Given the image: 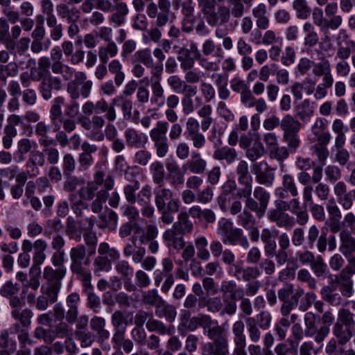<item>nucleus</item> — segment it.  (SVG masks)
I'll list each match as a JSON object with an SVG mask.
<instances>
[{
  "instance_id": "423d86ee",
  "label": "nucleus",
  "mask_w": 355,
  "mask_h": 355,
  "mask_svg": "<svg viewBox=\"0 0 355 355\" xmlns=\"http://www.w3.org/2000/svg\"><path fill=\"white\" fill-rule=\"evenodd\" d=\"M163 67L159 65L156 68V72H153L150 77V88L152 95L150 98V104L158 108L162 107L165 104L164 89L161 84L162 73Z\"/></svg>"
},
{
  "instance_id": "412c9836",
  "label": "nucleus",
  "mask_w": 355,
  "mask_h": 355,
  "mask_svg": "<svg viewBox=\"0 0 355 355\" xmlns=\"http://www.w3.org/2000/svg\"><path fill=\"white\" fill-rule=\"evenodd\" d=\"M245 324L241 320L234 322L232 327L234 348H245L246 336L244 333Z\"/></svg>"
},
{
  "instance_id": "f3484780",
  "label": "nucleus",
  "mask_w": 355,
  "mask_h": 355,
  "mask_svg": "<svg viewBox=\"0 0 355 355\" xmlns=\"http://www.w3.org/2000/svg\"><path fill=\"white\" fill-rule=\"evenodd\" d=\"M183 235L180 232L173 227L168 229L163 233V239L168 247L180 250L183 249L185 242Z\"/></svg>"
},
{
  "instance_id": "e433bc0d",
  "label": "nucleus",
  "mask_w": 355,
  "mask_h": 355,
  "mask_svg": "<svg viewBox=\"0 0 355 355\" xmlns=\"http://www.w3.org/2000/svg\"><path fill=\"white\" fill-rule=\"evenodd\" d=\"M118 53V47L114 42H110L106 46L98 49V55L101 63L106 64L110 58L116 56Z\"/></svg>"
},
{
  "instance_id": "4468645a",
  "label": "nucleus",
  "mask_w": 355,
  "mask_h": 355,
  "mask_svg": "<svg viewBox=\"0 0 355 355\" xmlns=\"http://www.w3.org/2000/svg\"><path fill=\"white\" fill-rule=\"evenodd\" d=\"M207 161L202 158L201 154L198 151H192L191 157L184 164L185 170H188L193 174H203L207 169Z\"/></svg>"
},
{
  "instance_id": "4d7b16f0",
  "label": "nucleus",
  "mask_w": 355,
  "mask_h": 355,
  "mask_svg": "<svg viewBox=\"0 0 355 355\" xmlns=\"http://www.w3.org/2000/svg\"><path fill=\"white\" fill-rule=\"evenodd\" d=\"M89 183H94V186L95 187H98L103 184L104 188L107 189H112L114 187V180L113 178L107 175L105 178V173L101 171H98L94 175V180L89 182Z\"/></svg>"
},
{
  "instance_id": "2eb2a0df",
  "label": "nucleus",
  "mask_w": 355,
  "mask_h": 355,
  "mask_svg": "<svg viewBox=\"0 0 355 355\" xmlns=\"http://www.w3.org/2000/svg\"><path fill=\"white\" fill-rule=\"evenodd\" d=\"M67 273L66 268H53L50 266H45L43 270V278L49 285H56L61 288L62 280Z\"/></svg>"
},
{
  "instance_id": "c756f323",
  "label": "nucleus",
  "mask_w": 355,
  "mask_h": 355,
  "mask_svg": "<svg viewBox=\"0 0 355 355\" xmlns=\"http://www.w3.org/2000/svg\"><path fill=\"white\" fill-rule=\"evenodd\" d=\"M213 157L219 161L225 160L230 164L236 159L237 153L234 148L223 146L214 150Z\"/></svg>"
},
{
  "instance_id": "603ef678",
  "label": "nucleus",
  "mask_w": 355,
  "mask_h": 355,
  "mask_svg": "<svg viewBox=\"0 0 355 355\" xmlns=\"http://www.w3.org/2000/svg\"><path fill=\"white\" fill-rule=\"evenodd\" d=\"M132 319H128V315L121 311H114L112 315V324L114 329H126V327L131 322Z\"/></svg>"
},
{
  "instance_id": "5fc2aeb1",
  "label": "nucleus",
  "mask_w": 355,
  "mask_h": 355,
  "mask_svg": "<svg viewBox=\"0 0 355 355\" xmlns=\"http://www.w3.org/2000/svg\"><path fill=\"white\" fill-rule=\"evenodd\" d=\"M94 272L100 276L103 272H109L112 269L110 261L104 256H98L93 263Z\"/></svg>"
},
{
  "instance_id": "ddd939ff",
  "label": "nucleus",
  "mask_w": 355,
  "mask_h": 355,
  "mask_svg": "<svg viewBox=\"0 0 355 355\" xmlns=\"http://www.w3.org/2000/svg\"><path fill=\"white\" fill-rule=\"evenodd\" d=\"M268 218L279 227L291 230L295 225V218L279 209H271L268 212Z\"/></svg>"
},
{
  "instance_id": "a18cd8bd",
  "label": "nucleus",
  "mask_w": 355,
  "mask_h": 355,
  "mask_svg": "<svg viewBox=\"0 0 355 355\" xmlns=\"http://www.w3.org/2000/svg\"><path fill=\"white\" fill-rule=\"evenodd\" d=\"M149 169L154 183L162 184L165 178V171L163 164L159 161H155L150 165Z\"/></svg>"
},
{
  "instance_id": "f257e3e1",
  "label": "nucleus",
  "mask_w": 355,
  "mask_h": 355,
  "mask_svg": "<svg viewBox=\"0 0 355 355\" xmlns=\"http://www.w3.org/2000/svg\"><path fill=\"white\" fill-rule=\"evenodd\" d=\"M217 234L220 236L224 244L239 245L244 249L250 246L247 237L243 230L234 227L233 223L228 218H222L218 221Z\"/></svg>"
},
{
  "instance_id": "0e129e2a",
  "label": "nucleus",
  "mask_w": 355,
  "mask_h": 355,
  "mask_svg": "<svg viewBox=\"0 0 355 355\" xmlns=\"http://www.w3.org/2000/svg\"><path fill=\"white\" fill-rule=\"evenodd\" d=\"M346 46H344L340 41H338V49L336 51V56L340 60H346L350 57L352 48H355V41L348 40L346 42Z\"/></svg>"
},
{
  "instance_id": "ea45409f",
  "label": "nucleus",
  "mask_w": 355,
  "mask_h": 355,
  "mask_svg": "<svg viewBox=\"0 0 355 355\" xmlns=\"http://www.w3.org/2000/svg\"><path fill=\"white\" fill-rule=\"evenodd\" d=\"M296 114L302 121H309L313 115V108L311 105V102L308 99L302 101L295 107Z\"/></svg>"
},
{
  "instance_id": "49530a36",
  "label": "nucleus",
  "mask_w": 355,
  "mask_h": 355,
  "mask_svg": "<svg viewBox=\"0 0 355 355\" xmlns=\"http://www.w3.org/2000/svg\"><path fill=\"white\" fill-rule=\"evenodd\" d=\"M11 315L13 318L19 321L22 327L27 328L31 323L33 312L28 309L22 311H20L19 309H15L11 311Z\"/></svg>"
},
{
  "instance_id": "5701e85b",
  "label": "nucleus",
  "mask_w": 355,
  "mask_h": 355,
  "mask_svg": "<svg viewBox=\"0 0 355 355\" xmlns=\"http://www.w3.org/2000/svg\"><path fill=\"white\" fill-rule=\"evenodd\" d=\"M172 227L178 230L182 234H187L192 232L193 223L190 220L187 211H181L178 214L177 221L173 223Z\"/></svg>"
},
{
  "instance_id": "680f3d73",
  "label": "nucleus",
  "mask_w": 355,
  "mask_h": 355,
  "mask_svg": "<svg viewBox=\"0 0 355 355\" xmlns=\"http://www.w3.org/2000/svg\"><path fill=\"white\" fill-rule=\"evenodd\" d=\"M143 302L144 304L154 305L158 307H161L164 303V301L158 295L156 289H152L146 292L143 296Z\"/></svg>"
},
{
  "instance_id": "8fccbe9b",
  "label": "nucleus",
  "mask_w": 355,
  "mask_h": 355,
  "mask_svg": "<svg viewBox=\"0 0 355 355\" xmlns=\"http://www.w3.org/2000/svg\"><path fill=\"white\" fill-rule=\"evenodd\" d=\"M292 6L298 19H306L311 15V10L306 0H294Z\"/></svg>"
},
{
  "instance_id": "de8ad7c7",
  "label": "nucleus",
  "mask_w": 355,
  "mask_h": 355,
  "mask_svg": "<svg viewBox=\"0 0 355 355\" xmlns=\"http://www.w3.org/2000/svg\"><path fill=\"white\" fill-rule=\"evenodd\" d=\"M313 72L315 76H322V80H334L331 64L327 60H324L319 62L316 68L313 70Z\"/></svg>"
},
{
  "instance_id": "6e6552de",
  "label": "nucleus",
  "mask_w": 355,
  "mask_h": 355,
  "mask_svg": "<svg viewBox=\"0 0 355 355\" xmlns=\"http://www.w3.org/2000/svg\"><path fill=\"white\" fill-rule=\"evenodd\" d=\"M327 126L328 121L326 119L316 118L311 126V135L309 137L311 142L318 141L320 145L327 146L331 139V134L329 132H325Z\"/></svg>"
},
{
  "instance_id": "cd10ccee",
  "label": "nucleus",
  "mask_w": 355,
  "mask_h": 355,
  "mask_svg": "<svg viewBox=\"0 0 355 355\" xmlns=\"http://www.w3.org/2000/svg\"><path fill=\"white\" fill-rule=\"evenodd\" d=\"M303 32L304 33V46L306 48H312L319 42V36L314 26L306 21L303 24Z\"/></svg>"
},
{
  "instance_id": "39448f33",
  "label": "nucleus",
  "mask_w": 355,
  "mask_h": 355,
  "mask_svg": "<svg viewBox=\"0 0 355 355\" xmlns=\"http://www.w3.org/2000/svg\"><path fill=\"white\" fill-rule=\"evenodd\" d=\"M304 334L307 338L314 337L316 343H322L328 336L330 329L327 326H321L318 328L316 324V315L313 312H307L304 314Z\"/></svg>"
},
{
  "instance_id": "a19ab883",
  "label": "nucleus",
  "mask_w": 355,
  "mask_h": 355,
  "mask_svg": "<svg viewBox=\"0 0 355 355\" xmlns=\"http://www.w3.org/2000/svg\"><path fill=\"white\" fill-rule=\"evenodd\" d=\"M109 71L114 75V80L117 87H120L124 81L125 73L122 71V64L118 60H112L108 64Z\"/></svg>"
},
{
  "instance_id": "393cba45",
  "label": "nucleus",
  "mask_w": 355,
  "mask_h": 355,
  "mask_svg": "<svg viewBox=\"0 0 355 355\" xmlns=\"http://www.w3.org/2000/svg\"><path fill=\"white\" fill-rule=\"evenodd\" d=\"M236 189V184L234 180H227L221 187V193L217 198L218 204L223 211L227 208V197Z\"/></svg>"
},
{
  "instance_id": "a878e982",
  "label": "nucleus",
  "mask_w": 355,
  "mask_h": 355,
  "mask_svg": "<svg viewBox=\"0 0 355 355\" xmlns=\"http://www.w3.org/2000/svg\"><path fill=\"white\" fill-rule=\"evenodd\" d=\"M355 327L334 325L333 334L336 338L338 343L344 345L347 343L353 336Z\"/></svg>"
},
{
  "instance_id": "58836bf2",
  "label": "nucleus",
  "mask_w": 355,
  "mask_h": 355,
  "mask_svg": "<svg viewBox=\"0 0 355 355\" xmlns=\"http://www.w3.org/2000/svg\"><path fill=\"white\" fill-rule=\"evenodd\" d=\"M52 72L55 74H60L64 80H69L76 72L74 69L62 62H53L51 64Z\"/></svg>"
},
{
  "instance_id": "c03bdc74",
  "label": "nucleus",
  "mask_w": 355,
  "mask_h": 355,
  "mask_svg": "<svg viewBox=\"0 0 355 355\" xmlns=\"http://www.w3.org/2000/svg\"><path fill=\"white\" fill-rule=\"evenodd\" d=\"M319 22L320 31L327 33L329 29L337 30L343 23V17L340 15L331 16L329 19Z\"/></svg>"
},
{
  "instance_id": "b1692460",
  "label": "nucleus",
  "mask_w": 355,
  "mask_h": 355,
  "mask_svg": "<svg viewBox=\"0 0 355 355\" xmlns=\"http://www.w3.org/2000/svg\"><path fill=\"white\" fill-rule=\"evenodd\" d=\"M51 67L49 58L42 57L38 60L37 67L31 69V77L33 80L38 81L49 73V68Z\"/></svg>"
},
{
  "instance_id": "09e8293b",
  "label": "nucleus",
  "mask_w": 355,
  "mask_h": 355,
  "mask_svg": "<svg viewBox=\"0 0 355 355\" xmlns=\"http://www.w3.org/2000/svg\"><path fill=\"white\" fill-rule=\"evenodd\" d=\"M199 308H203L207 306V311L211 313H218L221 311V314L223 313V310L224 308L223 300L222 301L219 297H214L208 298L205 303L200 302L198 304Z\"/></svg>"
},
{
  "instance_id": "aec40b11",
  "label": "nucleus",
  "mask_w": 355,
  "mask_h": 355,
  "mask_svg": "<svg viewBox=\"0 0 355 355\" xmlns=\"http://www.w3.org/2000/svg\"><path fill=\"white\" fill-rule=\"evenodd\" d=\"M47 248L48 244L46 241L42 239L35 240V245L33 253V264L31 268H41L40 266L46 258L45 251Z\"/></svg>"
},
{
  "instance_id": "dca6fc26",
  "label": "nucleus",
  "mask_w": 355,
  "mask_h": 355,
  "mask_svg": "<svg viewBox=\"0 0 355 355\" xmlns=\"http://www.w3.org/2000/svg\"><path fill=\"white\" fill-rule=\"evenodd\" d=\"M202 349L209 355H228V340L226 338H218L212 343H205Z\"/></svg>"
},
{
  "instance_id": "72a5a7b5",
  "label": "nucleus",
  "mask_w": 355,
  "mask_h": 355,
  "mask_svg": "<svg viewBox=\"0 0 355 355\" xmlns=\"http://www.w3.org/2000/svg\"><path fill=\"white\" fill-rule=\"evenodd\" d=\"M46 26L50 28L49 35L53 41L60 40L63 36V27L56 17L46 18Z\"/></svg>"
},
{
  "instance_id": "69168bd1",
  "label": "nucleus",
  "mask_w": 355,
  "mask_h": 355,
  "mask_svg": "<svg viewBox=\"0 0 355 355\" xmlns=\"http://www.w3.org/2000/svg\"><path fill=\"white\" fill-rule=\"evenodd\" d=\"M100 218L103 222L105 227L114 230L118 223V216L115 211L112 209H107L103 214L100 216Z\"/></svg>"
},
{
  "instance_id": "6e6d98bb",
  "label": "nucleus",
  "mask_w": 355,
  "mask_h": 355,
  "mask_svg": "<svg viewBox=\"0 0 355 355\" xmlns=\"http://www.w3.org/2000/svg\"><path fill=\"white\" fill-rule=\"evenodd\" d=\"M334 325L355 327L354 315L347 309H342L339 310L338 318Z\"/></svg>"
},
{
  "instance_id": "c85d7f7f",
  "label": "nucleus",
  "mask_w": 355,
  "mask_h": 355,
  "mask_svg": "<svg viewBox=\"0 0 355 355\" xmlns=\"http://www.w3.org/2000/svg\"><path fill=\"white\" fill-rule=\"evenodd\" d=\"M261 270L257 267L248 266L245 268H236L234 276L237 279H242L245 282L255 279L261 275Z\"/></svg>"
},
{
  "instance_id": "e2e57ef3",
  "label": "nucleus",
  "mask_w": 355,
  "mask_h": 355,
  "mask_svg": "<svg viewBox=\"0 0 355 355\" xmlns=\"http://www.w3.org/2000/svg\"><path fill=\"white\" fill-rule=\"evenodd\" d=\"M60 290V288L58 286L46 284L41 286L40 293L51 304H53L57 301Z\"/></svg>"
},
{
  "instance_id": "c9c22d12",
  "label": "nucleus",
  "mask_w": 355,
  "mask_h": 355,
  "mask_svg": "<svg viewBox=\"0 0 355 355\" xmlns=\"http://www.w3.org/2000/svg\"><path fill=\"white\" fill-rule=\"evenodd\" d=\"M168 128V123L165 121H157L155 126L149 132L153 141L167 139L166 134Z\"/></svg>"
},
{
  "instance_id": "3c124183",
  "label": "nucleus",
  "mask_w": 355,
  "mask_h": 355,
  "mask_svg": "<svg viewBox=\"0 0 355 355\" xmlns=\"http://www.w3.org/2000/svg\"><path fill=\"white\" fill-rule=\"evenodd\" d=\"M246 324L250 340L254 343L259 342L261 337V333L259 330L260 328L257 324L255 318L252 317L248 318L246 319Z\"/></svg>"
},
{
  "instance_id": "4be33fe9",
  "label": "nucleus",
  "mask_w": 355,
  "mask_h": 355,
  "mask_svg": "<svg viewBox=\"0 0 355 355\" xmlns=\"http://www.w3.org/2000/svg\"><path fill=\"white\" fill-rule=\"evenodd\" d=\"M95 114L105 113L104 116L110 122H113L116 119V111L113 103L110 105L105 99L100 98L95 102Z\"/></svg>"
},
{
  "instance_id": "338daca9",
  "label": "nucleus",
  "mask_w": 355,
  "mask_h": 355,
  "mask_svg": "<svg viewBox=\"0 0 355 355\" xmlns=\"http://www.w3.org/2000/svg\"><path fill=\"white\" fill-rule=\"evenodd\" d=\"M245 209L238 216V223L245 230L251 228L254 225L256 219L253 215L246 209Z\"/></svg>"
},
{
  "instance_id": "052dcab7",
  "label": "nucleus",
  "mask_w": 355,
  "mask_h": 355,
  "mask_svg": "<svg viewBox=\"0 0 355 355\" xmlns=\"http://www.w3.org/2000/svg\"><path fill=\"white\" fill-rule=\"evenodd\" d=\"M265 153L263 145L259 141H256L246 151V156L251 162H255Z\"/></svg>"
},
{
  "instance_id": "f704fd0d",
  "label": "nucleus",
  "mask_w": 355,
  "mask_h": 355,
  "mask_svg": "<svg viewBox=\"0 0 355 355\" xmlns=\"http://www.w3.org/2000/svg\"><path fill=\"white\" fill-rule=\"evenodd\" d=\"M90 326L100 338L106 340L110 337V332L105 329V320L104 318L98 316L94 317L91 320Z\"/></svg>"
},
{
  "instance_id": "37998d69",
  "label": "nucleus",
  "mask_w": 355,
  "mask_h": 355,
  "mask_svg": "<svg viewBox=\"0 0 355 355\" xmlns=\"http://www.w3.org/2000/svg\"><path fill=\"white\" fill-rule=\"evenodd\" d=\"M238 175V182L239 184L252 183V177L248 169V164L246 161H240L236 169Z\"/></svg>"
},
{
  "instance_id": "9b49d317",
  "label": "nucleus",
  "mask_w": 355,
  "mask_h": 355,
  "mask_svg": "<svg viewBox=\"0 0 355 355\" xmlns=\"http://www.w3.org/2000/svg\"><path fill=\"white\" fill-rule=\"evenodd\" d=\"M124 137L126 145L130 148H144L148 141L146 134L132 127L125 130Z\"/></svg>"
},
{
  "instance_id": "2f4dec72",
  "label": "nucleus",
  "mask_w": 355,
  "mask_h": 355,
  "mask_svg": "<svg viewBox=\"0 0 355 355\" xmlns=\"http://www.w3.org/2000/svg\"><path fill=\"white\" fill-rule=\"evenodd\" d=\"M76 81L78 82L79 96L84 98L89 97L91 93L93 83L92 80H87V75L85 72L78 71L76 73Z\"/></svg>"
},
{
  "instance_id": "13d9d810",
  "label": "nucleus",
  "mask_w": 355,
  "mask_h": 355,
  "mask_svg": "<svg viewBox=\"0 0 355 355\" xmlns=\"http://www.w3.org/2000/svg\"><path fill=\"white\" fill-rule=\"evenodd\" d=\"M56 10L58 16L62 19H66L67 21H73L74 17L78 18V10L76 8L70 9L64 3L57 5Z\"/></svg>"
},
{
  "instance_id": "7c9ffc66",
  "label": "nucleus",
  "mask_w": 355,
  "mask_h": 355,
  "mask_svg": "<svg viewBox=\"0 0 355 355\" xmlns=\"http://www.w3.org/2000/svg\"><path fill=\"white\" fill-rule=\"evenodd\" d=\"M335 282L340 285L342 294L350 297L353 293V280L352 277L340 272L335 276Z\"/></svg>"
},
{
  "instance_id": "0eeeda50",
  "label": "nucleus",
  "mask_w": 355,
  "mask_h": 355,
  "mask_svg": "<svg viewBox=\"0 0 355 355\" xmlns=\"http://www.w3.org/2000/svg\"><path fill=\"white\" fill-rule=\"evenodd\" d=\"M270 199V193L262 187H256L253 191V205L250 204L248 210L254 211L258 218L265 215Z\"/></svg>"
},
{
  "instance_id": "4c0bfd02",
  "label": "nucleus",
  "mask_w": 355,
  "mask_h": 355,
  "mask_svg": "<svg viewBox=\"0 0 355 355\" xmlns=\"http://www.w3.org/2000/svg\"><path fill=\"white\" fill-rule=\"evenodd\" d=\"M52 72L55 74H60L64 80H69L76 72L74 69L62 62H53L51 64Z\"/></svg>"
},
{
  "instance_id": "1a4fd4ad",
  "label": "nucleus",
  "mask_w": 355,
  "mask_h": 355,
  "mask_svg": "<svg viewBox=\"0 0 355 355\" xmlns=\"http://www.w3.org/2000/svg\"><path fill=\"white\" fill-rule=\"evenodd\" d=\"M71 259L70 269L73 273L87 270L89 259L86 257V249L83 244L73 247L69 252Z\"/></svg>"
},
{
  "instance_id": "6ab92c4d",
  "label": "nucleus",
  "mask_w": 355,
  "mask_h": 355,
  "mask_svg": "<svg viewBox=\"0 0 355 355\" xmlns=\"http://www.w3.org/2000/svg\"><path fill=\"white\" fill-rule=\"evenodd\" d=\"M340 244L339 251L346 257L352 256L355 253V238L348 230H342L339 234Z\"/></svg>"
},
{
  "instance_id": "a211bd4d",
  "label": "nucleus",
  "mask_w": 355,
  "mask_h": 355,
  "mask_svg": "<svg viewBox=\"0 0 355 355\" xmlns=\"http://www.w3.org/2000/svg\"><path fill=\"white\" fill-rule=\"evenodd\" d=\"M198 7L205 16L207 22L211 26L218 23L217 12H215V1L211 0H198Z\"/></svg>"
},
{
  "instance_id": "f03ea898",
  "label": "nucleus",
  "mask_w": 355,
  "mask_h": 355,
  "mask_svg": "<svg viewBox=\"0 0 355 355\" xmlns=\"http://www.w3.org/2000/svg\"><path fill=\"white\" fill-rule=\"evenodd\" d=\"M220 291L224 295L230 294V298H223L224 308L223 313H226L228 315L235 314L237 310L236 300L244 296V291L241 288H238L235 281L224 280L221 282Z\"/></svg>"
},
{
  "instance_id": "bf43d9fd",
  "label": "nucleus",
  "mask_w": 355,
  "mask_h": 355,
  "mask_svg": "<svg viewBox=\"0 0 355 355\" xmlns=\"http://www.w3.org/2000/svg\"><path fill=\"white\" fill-rule=\"evenodd\" d=\"M41 275V268H30L29 270V280L23 288H27L33 291H37L40 286V277Z\"/></svg>"
},
{
  "instance_id": "473e14b6",
  "label": "nucleus",
  "mask_w": 355,
  "mask_h": 355,
  "mask_svg": "<svg viewBox=\"0 0 355 355\" xmlns=\"http://www.w3.org/2000/svg\"><path fill=\"white\" fill-rule=\"evenodd\" d=\"M202 52L204 55L208 56L214 53L216 58L223 59L224 58V52L220 44H216L213 40H206L202 45Z\"/></svg>"
},
{
  "instance_id": "bb28decb",
  "label": "nucleus",
  "mask_w": 355,
  "mask_h": 355,
  "mask_svg": "<svg viewBox=\"0 0 355 355\" xmlns=\"http://www.w3.org/2000/svg\"><path fill=\"white\" fill-rule=\"evenodd\" d=\"M280 128L283 134L298 133L302 128V123L291 114L285 115L281 120Z\"/></svg>"
},
{
  "instance_id": "79ce46f5",
  "label": "nucleus",
  "mask_w": 355,
  "mask_h": 355,
  "mask_svg": "<svg viewBox=\"0 0 355 355\" xmlns=\"http://www.w3.org/2000/svg\"><path fill=\"white\" fill-rule=\"evenodd\" d=\"M120 102V107L123 116L125 120H130L132 118V110L133 104L131 99L123 96H117L112 99V103L114 105Z\"/></svg>"
},
{
  "instance_id": "7ed1b4c3",
  "label": "nucleus",
  "mask_w": 355,
  "mask_h": 355,
  "mask_svg": "<svg viewBox=\"0 0 355 355\" xmlns=\"http://www.w3.org/2000/svg\"><path fill=\"white\" fill-rule=\"evenodd\" d=\"M105 116L99 114H94L91 118L88 116H82L78 122L81 127L85 130L89 131L87 137L91 140L96 141H102L104 140V134L103 128L106 124Z\"/></svg>"
},
{
  "instance_id": "9d476101",
  "label": "nucleus",
  "mask_w": 355,
  "mask_h": 355,
  "mask_svg": "<svg viewBox=\"0 0 355 355\" xmlns=\"http://www.w3.org/2000/svg\"><path fill=\"white\" fill-rule=\"evenodd\" d=\"M255 175L256 181L266 187H271L275 180V168L270 166L266 162H257L252 166Z\"/></svg>"
},
{
  "instance_id": "864d4df0",
  "label": "nucleus",
  "mask_w": 355,
  "mask_h": 355,
  "mask_svg": "<svg viewBox=\"0 0 355 355\" xmlns=\"http://www.w3.org/2000/svg\"><path fill=\"white\" fill-rule=\"evenodd\" d=\"M137 61L141 62L147 68L153 69L155 63L149 49H144L137 51L133 56Z\"/></svg>"
},
{
  "instance_id": "f8f14e48",
  "label": "nucleus",
  "mask_w": 355,
  "mask_h": 355,
  "mask_svg": "<svg viewBox=\"0 0 355 355\" xmlns=\"http://www.w3.org/2000/svg\"><path fill=\"white\" fill-rule=\"evenodd\" d=\"M62 87V81L58 77L49 75L42 79L38 88L42 98L49 100L52 97V91H58Z\"/></svg>"
},
{
  "instance_id": "20e7f679",
  "label": "nucleus",
  "mask_w": 355,
  "mask_h": 355,
  "mask_svg": "<svg viewBox=\"0 0 355 355\" xmlns=\"http://www.w3.org/2000/svg\"><path fill=\"white\" fill-rule=\"evenodd\" d=\"M174 192L162 186L155 191V204L157 210H164L167 208L169 210L178 212L180 209L181 202L179 198H173Z\"/></svg>"
},
{
  "instance_id": "774afa93",
  "label": "nucleus",
  "mask_w": 355,
  "mask_h": 355,
  "mask_svg": "<svg viewBox=\"0 0 355 355\" xmlns=\"http://www.w3.org/2000/svg\"><path fill=\"white\" fill-rule=\"evenodd\" d=\"M152 189L150 185H145L137 195L136 202L139 205H146L150 203Z\"/></svg>"
}]
</instances>
